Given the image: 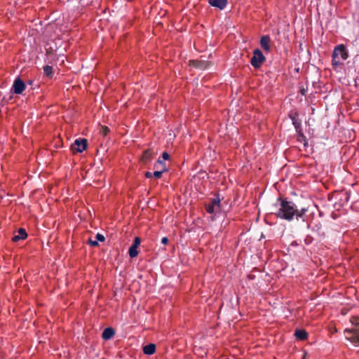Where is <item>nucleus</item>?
Masks as SVG:
<instances>
[{
	"label": "nucleus",
	"mask_w": 359,
	"mask_h": 359,
	"mask_svg": "<svg viewBox=\"0 0 359 359\" xmlns=\"http://www.w3.org/2000/svg\"><path fill=\"white\" fill-rule=\"evenodd\" d=\"M208 3L213 7L223 10L227 4V0H208Z\"/></svg>",
	"instance_id": "1a4fd4ad"
},
{
	"label": "nucleus",
	"mask_w": 359,
	"mask_h": 359,
	"mask_svg": "<svg viewBox=\"0 0 359 359\" xmlns=\"http://www.w3.org/2000/svg\"><path fill=\"white\" fill-rule=\"evenodd\" d=\"M95 239H96L97 241L103 242V241H104V236L102 234L97 233V234L95 236Z\"/></svg>",
	"instance_id": "4be33fe9"
},
{
	"label": "nucleus",
	"mask_w": 359,
	"mask_h": 359,
	"mask_svg": "<svg viewBox=\"0 0 359 359\" xmlns=\"http://www.w3.org/2000/svg\"><path fill=\"white\" fill-rule=\"evenodd\" d=\"M207 212L209 213H213L219 210V200L215 199L211 204H209L206 207Z\"/></svg>",
	"instance_id": "6e6552de"
},
{
	"label": "nucleus",
	"mask_w": 359,
	"mask_h": 359,
	"mask_svg": "<svg viewBox=\"0 0 359 359\" xmlns=\"http://www.w3.org/2000/svg\"><path fill=\"white\" fill-rule=\"evenodd\" d=\"M306 353H304V355H303V356H302V358H303V359H305V358H306Z\"/></svg>",
	"instance_id": "cd10ccee"
},
{
	"label": "nucleus",
	"mask_w": 359,
	"mask_h": 359,
	"mask_svg": "<svg viewBox=\"0 0 359 359\" xmlns=\"http://www.w3.org/2000/svg\"><path fill=\"white\" fill-rule=\"evenodd\" d=\"M348 57L345 46H337L333 52V65H338Z\"/></svg>",
	"instance_id": "7ed1b4c3"
},
{
	"label": "nucleus",
	"mask_w": 359,
	"mask_h": 359,
	"mask_svg": "<svg viewBox=\"0 0 359 359\" xmlns=\"http://www.w3.org/2000/svg\"><path fill=\"white\" fill-rule=\"evenodd\" d=\"M264 47H265L266 50V51H268V50H269V46H264Z\"/></svg>",
	"instance_id": "c85d7f7f"
},
{
	"label": "nucleus",
	"mask_w": 359,
	"mask_h": 359,
	"mask_svg": "<svg viewBox=\"0 0 359 359\" xmlns=\"http://www.w3.org/2000/svg\"><path fill=\"white\" fill-rule=\"evenodd\" d=\"M88 243L92 245V246H97L98 245V241L95 239V240H93L92 238H90L88 240Z\"/></svg>",
	"instance_id": "5701e85b"
},
{
	"label": "nucleus",
	"mask_w": 359,
	"mask_h": 359,
	"mask_svg": "<svg viewBox=\"0 0 359 359\" xmlns=\"http://www.w3.org/2000/svg\"><path fill=\"white\" fill-rule=\"evenodd\" d=\"M87 140L86 139L76 140L72 148V150L81 153L87 148Z\"/></svg>",
	"instance_id": "423d86ee"
},
{
	"label": "nucleus",
	"mask_w": 359,
	"mask_h": 359,
	"mask_svg": "<svg viewBox=\"0 0 359 359\" xmlns=\"http://www.w3.org/2000/svg\"><path fill=\"white\" fill-rule=\"evenodd\" d=\"M152 158V153L150 150L145 151L142 155V160L144 161H149Z\"/></svg>",
	"instance_id": "dca6fc26"
},
{
	"label": "nucleus",
	"mask_w": 359,
	"mask_h": 359,
	"mask_svg": "<svg viewBox=\"0 0 359 359\" xmlns=\"http://www.w3.org/2000/svg\"><path fill=\"white\" fill-rule=\"evenodd\" d=\"M168 242V239L166 237H163L161 240V243L163 244H167Z\"/></svg>",
	"instance_id": "a878e982"
},
{
	"label": "nucleus",
	"mask_w": 359,
	"mask_h": 359,
	"mask_svg": "<svg viewBox=\"0 0 359 359\" xmlns=\"http://www.w3.org/2000/svg\"><path fill=\"white\" fill-rule=\"evenodd\" d=\"M163 165H165L163 162L161 160H158L155 165V167L158 169L163 170Z\"/></svg>",
	"instance_id": "412c9836"
},
{
	"label": "nucleus",
	"mask_w": 359,
	"mask_h": 359,
	"mask_svg": "<svg viewBox=\"0 0 359 359\" xmlns=\"http://www.w3.org/2000/svg\"><path fill=\"white\" fill-rule=\"evenodd\" d=\"M270 43V37L268 35L262 36L260 39V45H269Z\"/></svg>",
	"instance_id": "a211bd4d"
},
{
	"label": "nucleus",
	"mask_w": 359,
	"mask_h": 359,
	"mask_svg": "<svg viewBox=\"0 0 359 359\" xmlns=\"http://www.w3.org/2000/svg\"><path fill=\"white\" fill-rule=\"evenodd\" d=\"M12 89H13L14 93L20 95V94L22 93V92L25 90V84L22 81V79H20V78H17L14 81V83L12 86Z\"/></svg>",
	"instance_id": "0eeeda50"
},
{
	"label": "nucleus",
	"mask_w": 359,
	"mask_h": 359,
	"mask_svg": "<svg viewBox=\"0 0 359 359\" xmlns=\"http://www.w3.org/2000/svg\"><path fill=\"white\" fill-rule=\"evenodd\" d=\"M294 335L297 339H299L300 340H303L306 338L307 333L305 330H296Z\"/></svg>",
	"instance_id": "4468645a"
},
{
	"label": "nucleus",
	"mask_w": 359,
	"mask_h": 359,
	"mask_svg": "<svg viewBox=\"0 0 359 359\" xmlns=\"http://www.w3.org/2000/svg\"><path fill=\"white\" fill-rule=\"evenodd\" d=\"M156 351V345L154 344H150L148 345H146L143 348V351L144 354L147 355H151L153 354Z\"/></svg>",
	"instance_id": "ddd939ff"
},
{
	"label": "nucleus",
	"mask_w": 359,
	"mask_h": 359,
	"mask_svg": "<svg viewBox=\"0 0 359 359\" xmlns=\"http://www.w3.org/2000/svg\"><path fill=\"white\" fill-rule=\"evenodd\" d=\"M351 327L344 331L345 337L355 345L359 344V316H353L351 320Z\"/></svg>",
	"instance_id": "f03ea898"
},
{
	"label": "nucleus",
	"mask_w": 359,
	"mask_h": 359,
	"mask_svg": "<svg viewBox=\"0 0 359 359\" xmlns=\"http://www.w3.org/2000/svg\"><path fill=\"white\" fill-rule=\"evenodd\" d=\"M152 175H153V174H152V173H151L150 172H146V174H145V176H146L147 177H148V178L151 177Z\"/></svg>",
	"instance_id": "bb28decb"
},
{
	"label": "nucleus",
	"mask_w": 359,
	"mask_h": 359,
	"mask_svg": "<svg viewBox=\"0 0 359 359\" xmlns=\"http://www.w3.org/2000/svg\"><path fill=\"white\" fill-rule=\"evenodd\" d=\"M57 50H53L52 46H50L48 49L46 50V60L48 62H56L60 60V57H62V61H64L63 57H65L64 55H57L55 52Z\"/></svg>",
	"instance_id": "39448f33"
},
{
	"label": "nucleus",
	"mask_w": 359,
	"mask_h": 359,
	"mask_svg": "<svg viewBox=\"0 0 359 359\" xmlns=\"http://www.w3.org/2000/svg\"><path fill=\"white\" fill-rule=\"evenodd\" d=\"M140 244V239L138 237H136L135 238V242L133 245L138 248Z\"/></svg>",
	"instance_id": "b1692460"
},
{
	"label": "nucleus",
	"mask_w": 359,
	"mask_h": 359,
	"mask_svg": "<svg viewBox=\"0 0 359 359\" xmlns=\"http://www.w3.org/2000/svg\"><path fill=\"white\" fill-rule=\"evenodd\" d=\"M162 157L164 160H168L169 158V155L168 153L164 152L162 155Z\"/></svg>",
	"instance_id": "393cba45"
},
{
	"label": "nucleus",
	"mask_w": 359,
	"mask_h": 359,
	"mask_svg": "<svg viewBox=\"0 0 359 359\" xmlns=\"http://www.w3.org/2000/svg\"><path fill=\"white\" fill-rule=\"evenodd\" d=\"M306 212V209L302 208L301 210L296 209L294 205L292 202L282 201L280 203V208L276 213L277 217L280 218L291 220L294 215L297 217H302Z\"/></svg>",
	"instance_id": "f257e3e1"
},
{
	"label": "nucleus",
	"mask_w": 359,
	"mask_h": 359,
	"mask_svg": "<svg viewBox=\"0 0 359 359\" xmlns=\"http://www.w3.org/2000/svg\"><path fill=\"white\" fill-rule=\"evenodd\" d=\"M43 74L44 75L49 78L52 79L54 75V72L52 66L50 65H45L43 67Z\"/></svg>",
	"instance_id": "f8f14e48"
},
{
	"label": "nucleus",
	"mask_w": 359,
	"mask_h": 359,
	"mask_svg": "<svg viewBox=\"0 0 359 359\" xmlns=\"http://www.w3.org/2000/svg\"><path fill=\"white\" fill-rule=\"evenodd\" d=\"M27 237V234L26 233V231L25 229H22V228H20L18 231V234L17 235H15L13 238H12V241H14V242H17L20 240H24Z\"/></svg>",
	"instance_id": "9b49d317"
},
{
	"label": "nucleus",
	"mask_w": 359,
	"mask_h": 359,
	"mask_svg": "<svg viewBox=\"0 0 359 359\" xmlns=\"http://www.w3.org/2000/svg\"><path fill=\"white\" fill-rule=\"evenodd\" d=\"M137 247L132 245L129 249V255L131 257H135L137 255Z\"/></svg>",
	"instance_id": "f3484780"
},
{
	"label": "nucleus",
	"mask_w": 359,
	"mask_h": 359,
	"mask_svg": "<svg viewBox=\"0 0 359 359\" xmlns=\"http://www.w3.org/2000/svg\"><path fill=\"white\" fill-rule=\"evenodd\" d=\"M110 132V129L107 126H102L100 133L103 136H106Z\"/></svg>",
	"instance_id": "aec40b11"
},
{
	"label": "nucleus",
	"mask_w": 359,
	"mask_h": 359,
	"mask_svg": "<svg viewBox=\"0 0 359 359\" xmlns=\"http://www.w3.org/2000/svg\"><path fill=\"white\" fill-rule=\"evenodd\" d=\"M166 170V168H165V165H163V170H157V171H155L154 173H153V175L156 177V178H159L161 177V175L163 172H165Z\"/></svg>",
	"instance_id": "6ab92c4d"
},
{
	"label": "nucleus",
	"mask_w": 359,
	"mask_h": 359,
	"mask_svg": "<svg viewBox=\"0 0 359 359\" xmlns=\"http://www.w3.org/2000/svg\"><path fill=\"white\" fill-rule=\"evenodd\" d=\"M189 65L197 69H203L208 66V63L201 60H190Z\"/></svg>",
	"instance_id": "9d476101"
},
{
	"label": "nucleus",
	"mask_w": 359,
	"mask_h": 359,
	"mask_svg": "<svg viewBox=\"0 0 359 359\" xmlns=\"http://www.w3.org/2000/svg\"><path fill=\"white\" fill-rule=\"evenodd\" d=\"M112 337V327H109L106 328L102 333V338L104 339H109Z\"/></svg>",
	"instance_id": "2eb2a0df"
},
{
	"label": "nucleus",
	"mask_w": 359,
	"mask_h": 359,
	"mask_svg": "<svg viewBox=\"0 0 359 359\" xmlns=\"http://www.w3.org/2000/svg\"><path fill=\"white\" fill-rule=\"evenodd\" d=\"M265 61V57L259 49H255L253 51V56L251 58V65L255 67H259Z\"/></svg>",
	"instance_id": "20e7f679"
}]
</instances>
